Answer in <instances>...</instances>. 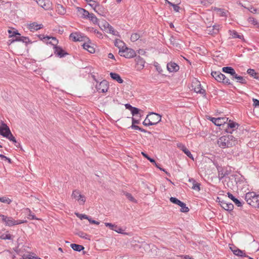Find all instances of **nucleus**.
<instances>
[{
    "label": "nucleus",
    "instance_id": "1",
    "mask_svg": "<svg viewBox=\"0 0 259 259\" xmlns=\"http://www.w3.org/2000/svg\"><path fill=\"white\" fill-rule=\"evenodd\" d=\"M218 144L220 148L224 149L235 146L237 144V140L231 135L223 136L219 139Z\"/></svg>",
    "mask_w": 259,
    "mask_h": 259
},
{
    "label": "nucleus",
    "instance_id": "2",
    "mask_svg": "<svg viewBox=\"0 0 259 259\" xmlns=\"http://www.w3.org/2000/svg\"><path fill=\"white\" fill-rule=\"evenodd\" d=\"M245 199L247 203L253 207H259V195L253 192H248L245 194Z\"/></svg>",
    "mask_w": 259,
    "mask_h": 259
},
{
    "label": "nucleus",
    "instance_id": "3",
    "mask_svg": "<svg viewBox=\"0 0 259 259\" xmlns=\"http://www.w3.org/2000/svg\"><path fill=\"white\" fill-rule=\"evenodd\" d=\"M0 219L6 226H13L24 223L21 220H15L12 217H7L3 214H0Z\"/></svg>",
    "mask_w": 259,
    "mask_h": 259
},
{
    "label": "nucleus",
    "instance_id": "4",
    "mask_svg": "<svg viewBox=\"0 0 259 259\" xmlns=\"http://www.w3.org/2000/svg\"><path fill=\"white\" fill-rule=\"evenodd\" d=\"M119 54L120 56L124 57L125 58H132L136 57L135 51L133 49L127 47L126 46L121 50H119Z\"/></svg>",
    "mask_w": 259,
    "mask_h": 259
},
{
    "label": "nucleus",
    "instance_id": "5",
    "mask_svg": "<svg viewBox=\"0 0 259 259\" xmlns=\"http://www.w3.org/2000/svg\"><path fill=\"white\" fill-rule=\"evenodd\" d=\"M208 119H209L215 125L219 126L220 127L222 126V129L225 127L226 122L228 120V118L226 117L219 118L209 117Z\"/></svg>",
    "mask_w": 259,
    "mask_h": 259
},
{
    "label": "nucleus",
    "instance_id": "6",
    "mask_svg": "<svg viewBox=\"0 0 259 259\" xmlns=\"http://www.w3.org/2000/svg\"><path fill=\"white\" fill-rule=\"evenodd\" d=\"M52 45L54 50V54L58 57L62 58L69 55L62 47L57 46V42L55 44H52Z\"/></svg>",
    "mask_w": 259,
    "mask_h": 259
},
{
    "label": "nucleus",
    "instance_id": "7",
    "mask_svg": "<svg viewBox=\"0 0 259 259\" xmlns=\"http://www.w3.org/2000/svg\"><path fill=\"white\" fill-rule=\"evenodd\" d=\"M239 126V124L231 120H229V122H226V126L224 128L225 133L232 134L233 132L237 129Z\"/></svg>",
    "mask_w": 259,
    "mask_h": 259
},
{
    "label": "nucleus",
    "instance_id": "8",
    "mask_svg": "<svg viewBox=\"0 0 259 259\" xmlns=\"http://www.w3.org/2000/svg\"><path fill=\"white\" fill-rule=\"evenodd\" d=\"M147 115H149L150 121L152 123V125H156L161 120V115L158 113L151 112Z\"/></svg>",
    "mask_w": 259,
    "mask_h": 259
},
{
    "label": "nucleus",
    "instance_id": "9",
    "mask_svg": "<svg viewBox=\"0 0 259 259\" xmlns=\"http://www.w3.org/2000/svg\"><path fill=\"white\" fill-rule=\"evenodd\" d=\"M69 37L70 38H72L74 41H85L86 39H88L89 41H90V39L88 37L82 35L80 33H71L70 34Z\"/></svg>",
    "mask_w": 259,
    "mask_h": 259
},
{
    "label": "nucleus",
    "instance_id": "10",
    "mask_svg": "<svg viewBox=\"0 0 259 259\" xmlns=\"http://www.w3.org/2000/svg\"><path fill=\"white\" fill-rule=\"evenodd\" d=\"M108 88V82L106 80H103L96 85V89L100 93H106L107 92Z\"/></svg>",
    "mask_w": 259,
    "mask_h": 259
},
{
    "label": "nucleus",
    "instance_id": "11",
    "mask_svg": "<svg viewBox=\"0 0 259 259\" xmlns=\"http://www.w3.org/2000/svg\"><path fill=\"white\" fill-rule=\"evenodd\" d=\"M72 197L80 201V204H81H81H83L85 202V196L80 194L78 190H75L73 191L72 194Z\"/></svg>",
    "mask_w": 259,
    "mask_h": 259
},
{
    "label": "nucleus",
    "instance_id": "12",
    "mask_svg": "<svg viewBox=\"0 0 259 259\" xmlns=\"http://www.w3.org/2000/svg\"><path fill=\"white\" fill-rule=\"evenodd\" d=\"M178 147L181 149L189 158L194 160V157L191 152L187 148L185 145L179 143L177 145Z\"/></svg>",
    "mask_w": 259,
    "mask_h": 259
},
{
    "label": "nucleus",
    "instance_id": "13",
    "mask_svg": "<svg viewBox=\"0 0 259 259\" xmlns=\"http://www.w3.org/2000/svg\"><path fill=\"white\" fill-rule=\"evenodd\" d=\"M135 61L136 62V67L138 70H142L144 67L145 61L144 59L140 56L136 57Z\"/></svg>",
    "mask_w": 259,
    "mask_h": 259
},
{
    "label": "nucleus",
    "instance_id": "14",
    "mask_svg": "<svg viewBox=\"0 0 259 259\" xmlns=\"http://www.w3.org/2000/svg\"><path fill=\"white\" fill-rule=\"evenodd\" d=\"M167 69L169 72H175L178 71L179 69V66L173 62H169L167 64Z\"/></svg>",
    "mask_w": 259,
    "mask_h": 259
},
{
    "label": "nucleus",
    "instance_id": "15",
    "mask_svg": "<svg viewBox=\"0 0 259 259\" xmlns=\"http://www.w3.org/2000/svg\"><path fill=\"white\" fill-rule=\"evenodd\" d=\"M105 225L106 227H109L111 230H113L118 233L123 234V229L120 227H118L117 225L113 224L110 223H105Z\"/></svg>",
    "mask_w": 259,
    "mask_h": 259
},
{
    "label": "nucleus",
    "instance_id": "16",
    "mask_svg": "<svg viewBox=\"0 0 259 259\" xmlns=\"http://www.w3.org/2000/svg\"><path fill=\"white\" fill-rule=\"evenodd\" d=\"M220 26L219 24H215L212 27H209L207 29L208 33L212 35H215L219 33Z\"/></svg>",
    "mask_w": 259,
    "mask_h": 259
},
{
    "label": "nucleus",
    "instance_id": "17",
    "mask_svg": "<svg viewBox=\"0 0 259 259\" xmlns=\"http://www.w3.org/2000/svg\"><path fill=\"white\" fill-rule=\"evenodd\" d=\"M232 80L236 79L237 82L240 83L242 84H246L247 81L244 77L238 75L236 72L231 77Z\"/></svg>",
    "mask_w": 259,
    "mask_h": 259
},
{
    "label": "nucleus",
    "instance_id": "18",
    "mask_svg": "<svg viewBox=\"0 0 259 259\" xmlns=\"http://www.w3.org/2000/svg\"><path fill=\"white\" fill-rule=\"evenodd\" d=\"M76 9L77 12H78L79 14L81 15L80 17L82 18L88 19V18H89L90 16L91 15V13H90L89 11L83 8L80 7H76Z\"/></svg>",
    "mask_w": 259,
    "mask_h": 259
},
{
    "label": "nucleus",
    "instance_id": "19",
    "mask_svg": "<svg viewBox=\"0 0 259 259\" xmlns=\"http://www.w3.org/2000/svg\"><path fill=\"white\" fill-rule=\"evenodd\" d=\"M234 248L235 249H233V248L231 246L230 247V249L233 252V253L237 256H241V257H246L247 255L244 252V251L240 250L237 247L234 246Z\"/></svg>",
    "mask_w": 259,
    "mask_h": 259
},
{
    "label": "nucleus",
    "instance_id": "20",
    "mask_svg": "<svg viewBox=\"0 0 259 259\" xmlns=\"http://www.w3.org/2000/svg\"><path fill=\"white\" fill-rule=\"evenodd\" d=\"M10 129L9 127L3 121H1V125H0V135L3 137V135L5 134V133H7L9 131H10Z\"/></svg>",
    "mask_w": 259,
    "mask_h": 259
},
{
    "label": "nucleus",
    "instance_id": "21",
    "mask_svg": "<svg viewBox=\"0 0 259 259\" xmlns=\"http://www.w3.org/2000/svg\"><path fill=\"white\" fill-rule=\"evenodd\" d=\"M197 84L194 88V92L203 95V97H206L205 90L201 88V83L199 81H197Z\"/></svg>",
    "mask_w": 259,
    "mask_h": 259
},
{
    "label": "nucleus",
    "instance_id": "22",
    "mask_svg": "<svg viewBox=\"0 0 259 259\" xmlns=\"http://www.w3.org/2000/svg\"><path fill=\"white\" fill-rule=\"evenodd\" d=\"M227 195L228 197L231 199L234 203L238 207L242 206L243 204H244V202H242L240 200H239L238 199L236 198L232 193L230 192H228Z\"/></svg>",
    "mask_w": 259,
    "mask_h": 259
},
{
    "label": "nucleus",
    "instance_id": "23",
    "mask_svg": "<svg viewBox=\"0 0 259 259\" xmlns=\"http://www.w3.org/2000/svg\"><path fill=\"white\" fill-rule=\"evenodd\" d=\"M188 181L190 183H191L192 186L191 188L193 190H197V191H199L200 190V185L201 184L198 182H197L195 179L193 178H189Z\"/></svg>",
    "mask_w": 259,
    "mask_h": 259
},
{
    "label": "nucleus",
    "instance_id": "24",
    "mask_svg": "<svg viewBox=\"0 0 259 259\" xmlns=\"http://www.w3.org/2000/svg\"><path fill=\"white\" fill-rule=\"evenodd\" d=\"M70 247L74 251L77 252H80L81 251H83V254H85V252L83 251L84 247L82 245H79L75 243H72L70 244Z\"/></svg>",
    "mask_w": 259,
    "mask_h": 259
},
{
    "label": "nucleus",
    "instance_id": "25",
    "mask_svg": "<svg viewBox=\"0 0 259 259\" xmlns=\"http://www.w3.org/2000/svg\"><path fill=\"white\" fill-rule=\"evenodd\" d=\"M110 77L114 80H116L117 82L119 83H122L123 82V79L121 78L119 74L115 72H111L110 73Z\"/></svg>",
    "mask_w": 259,
    "mask_h": 259
},
{
    "label": "nucleus",
    "instance_id": "26",
    "mask_svg": "<svg viewBox=\"0 0 259 259\" xmlns=\"http://www.w3.org/2000/svg\"><path fill=\"white\" fill-rule=\"evenodd\" d=\"M3 137L9 139L10 141L13 142V143L14 144L17 143V141L12 134L11 130H10V131H9L7 133H5V134L3 135Z\"/></svg>",
    "mask_w": 259,
    "mask_h": 259
},
{
    "label": "nucleus",
    "instance_id": "27",
    "mask_svg": "<svg viewBox=\"0 0 259 259\" xmlns=\"http://www.w3.org/2000/svg\"><path fill=\"white\" fill-rule=\"evenodd\" d=\"M222 70L225 73L230 74L231 76H232L235 72L234 69L230 66L224 67L222 68Z\"/></svg>",
    "mask_w": 259,
    "mask_h": 259
},
{
    "label": "nucleus",
    "instance_id": "28",
    "mask_svg": "<svg viewBox=\"0 0 259 259\" xmlns=\"http://www.w3.org/2000/svg\"><path fill=\"white\" fill-rule=\"evenodd\" d=\"M247 73L254 78L259 80V73L255 72V70L251 68L248 69Z\"/></svg>",
    "mask_w": 259,
    "mask_h": 259
},
{
    "label": "nucleus",
    "instance_id": "29",
    "mask_svg": "<svg viewBox=\"0 0 259 259\" xmlns=\"http://www.w3.org/2000/svg\"><path fill=\"white\" fill-rule=\"evenodd\" d=\"M229 33L230 35H231L234 38H238L244 40L243 36L242 35H239L238 32L234 30H230L229 31Z\"/></svg>",
    "mask_w": 259,
    "mask_h": 259
},
{
    "label": "nucleus",
    "instance_id": "30",
    "mask_svg": "<svg viewBox=\"0 0 259 259\" xmlns=\"http://www.w3.org/2000/svg\"><path fill=\"white\" fill-rule=\"evenodd\" d=\"M88 19L91 21L94 24L98 25L99 27L101 29H102V26L100 25L99 23V19L93 13H91V15L90 16L89 18H88Z\"/></svg>",
    "mask_w": 259,
    "mask_h": 259
},
{
    "label": "nucleus",
    "instance_id": "31",
    "mask_svg": "<svg viewBox=\"0 0 259 259\" xmlns=\"http://www.w3.org/2000/svg\"><path fill=\"white\" fill-rule=\"evenodd\" d=\"M43 38H44V40L42 41L44 42H46V44H51L52 45V44H55L54 43H53L51 41H49V40L51 39H52V40L56 41V42H57V44L58 43V39L55 37L49 36L46 35V36H45V37H43Z\"/></svg>",
    "mask_w": 259,
    "mask_h": 259
},
{
    "label": "nucleus",
    "instance_id": "32",
    "mask_svg": "<svg viewBox=\"0 0 259 259\" xmlns=\"http://www.w3.org/2000/svg\"><path fill=\"white\" fill-rule=\"evenodd\" d=\"M223 208L231 213L234 209V205L232 203L226 202Z\"/></svg>",
    "mask_w": 259,
    "mask_h": 259
},
{
    "label": "nucleus",
    "instance_id": "33",
    "mask_svg": "<svg viewBox=\"0 0 259 259\" xmlns=\"http://www.w3.org/2000/svg\"><path fill=\"white\" fill-rule=\"evenodd\" d=\"M98 7L97 11H96V13L101 16H105V14H106V10L105 8L101 5H99Z\"/></svg>",
    "mask_w": 259,
    "mask_h": 259
},
{
    "label": "nucleus",
    "instance_id": "34",
    "mask_svg": "<svg viewBox=\"0 0 259 259\" xmlns=\"http://www.w3.org/2000/svg\"><path fill=\"white\" fill-rule=\"evenodd\" d=\"M43 27L42 24H37L36 22H33L29 25L30 29H34L35 30H39Z\"/></svg>",
    "mask_w": 259,
    "mask_h": 259
},
{
    "label": "nucleus",
    "instance_id": "35",
    "mask_svg": "<svg viewBox=\"0 0 259 259\" xmlns=\"http://www.w3.org/2000/svg\"><path fill=\"white\" fill-rule=\"evenodd\" d=\"M213 10L219 13L220 16L221 17H227V12L228 11H225L224 9L219 8L217 7H214L213 8Z\"/></svg>",
    "mask_w": 259,
    "mask_h": 259
},
{
    "label": "nucleus",
    "instance_id": "36",
    "mask_svg": "<svg viewBox=\"0 0 259 259\" xmlns=\"http://www.w3.org/2000/svg\"><path fill=\"white\" fill-rule=\"evenodd\" d=\"M82 47L84 49L87 50L90 53H94L95 52V49L93 47L91 46L87 43L83 44Z\"/></svg>",
    "mask_w": 259,
    "mask_h": 259
},
{
    "label": "nucleus",
    "instance_id": "37",
    "mask_svg": "<svg viewBox=\"0 0 259 259\" xmlns=\"http://www.w3.org/2000/svg\"><path fill=\"white\" fill-rule=\"evenodd\" d=\"M129 128H131L132 129H134L136 130H138L143 133H148L149 134H151L150 132L148 131L137 125H132Z\"/></svg>",
    "mask_w": 259,
    "mask_h": 259
},
{
    "label": "nucleus",
    "instance_id": "38",
    "mask_svg": "<svg viewBox=\"0 0 259 259\" xmlns=\"http://www.w3.org/2000/svg\"><path fill=\"white\" fill-rule=\"evenodd\" d=\"M56 11L58 12V14L61 15H63L66 12V10L64 7L62 5L60 4H57L56 7Z\"/></svg>",
    "mask_w": 259,
    "mask_h": 259
},
{
    "label": "nucleus",
    "instance_id": "39",
    "mask_svg": "<svg viewBox=\"0 0 259 259\" xmlns=\"http://www.w3.org/2000/svg\"><path fill=\"white\" fill-rule=\"evenodd\" d=\"M115 46L119 50L123 49L125 46L124 42L120 40L116 39L114 42Z\"/></svg>",
    "mask_w": 259,
    "mask_h": 259
},
{
    "label": "nucleus",
    "instance_id": "40",
    "mask_svg": "<svg viewBox=\"0 0 259 259\" xmlns=\"http://www.w3.org/2000/svg\"><path fill=\"white\" fill-rule=\"evenodd\" d=\"M179 206L181 207L180 211L182 212L186 213L189 211V208L186 206V204L182 201H181Z\"/></svg>",
    "mask_w": 259,
    "mask_h": 259
},
{
    "label": "nucleus",
    "instance_id": "41",
    "mask_svg": "<svg viewBox=\"0 0 259 259\" xmlns=\"http://www.w3.org/2000/svg\"><path fill=\"white\" fill-rule=\"evenodd\" d=\"M248 21L249 23H251L253 25L255 26L256 27L259 28V23L257 21V20L252 17H249L248 18Z\"/></svg>",
    "mask_w": 259,
    "mask_h": 259
},
{
    "label": "nucleus",
    "instance_id": "42",
    "mask_svg": "<svg viewBox=\"0 0 259 259\" xmlns=\"http://www.w3.org/2000/svg\"><path fill=\"white\" fill-rule=\"evenodd\" d=\"M225 78H223L222 81H221V83H223V84L227 85H230L231 87L234 88L233 86V83L230 81V79L226 77V76L225 75L224 77Z\"/></svg>",
    "mask_w": 259,
    "mask_h": 259
},
{
    "label": "nucleus",
    "instance_id": "43",
    "mask_svg": "<svg viewBox=\"0 0 259 259\" xmlns=\"http://www.w3.org/2000/svg\"><path fill=\"white\" fill-rule=\"evenodd\" d=\"M0 239L3 240H13L12 236L11 234H5L2 233H0Z\"/></svg>",
    "mask_w": 259,
    "mask_h": 259
},
{
    "label": "nucleus",
    "instance_id": "44",
    "mask_svg": "<svg viewBox=\"0 0 259 259\" xmlns=\"http://www.w3.org/2000/svg\"><path fill=\"white\" fill-rule=\"evenodd\" d=\"M75 234L79 236L80 238L87 239L89 240H90V238L88 237L89 235L87 233L82 231H79L77 233H76Z\"/></svg>",
    "mask_w": 259,
    "mask_h": 259
},
{
    "label": "nucleus",
    "instance_id": "45",
    "mask_svg": "<svg viewBox=\"0 0 259 259\" xmlns=\"http://www.w3.org/2000/svg\"><path fill=\"white\" fill-rule=\"evenodd\" d=\"M52 7V3L50 2L49 0H46L43 3V7L45 10H48L51 9Z\"/></svg>",
    "mask_w": 259,
    "mask_h": 259
},
{
    "label": "nucleus",
    "instance_id": "46",
    "mask_svg": "<svg viewBox=\"0 0 259 259\" xmlns=\"http://www.w3.org/2000/svg\"><path fill=\"white\" fill-rule=\"evenodd\" d=\"M8 33L9 34L10 37H14V36H16V35H20V34L19 33L17 30H8Z\"/></svg>",
    "mask_w": 259,
    "mask_h": 259
},
{
    "label": "nucleus",
    "instance_id": "47",
    "mask_svg": "<svg viewBox=\"0 0 259 259\" xmlns=\"http://www.w3.org/2000/svg\"><path fill=\"white\" fill-rule=\"evenodd\" d=\"M142 155L147 159H148L151 163H155V160L154 158H151L148 154L144 152H141Z\"/></svg>",
    "mask_w": 259,
    "mask_h": 259
},
{
    "label": "nucleus",
    "instance_id": "48",
    "mask_svg": "<svg viewBox=\"0 0 259 259\" xmlns=\"http://www.w3.org/2000/svg\"><path fill=\"white\" fill-rule=\"evenodd\" d=\"M140 37V34L138 33H134L131 35V40L134 42L138 40Z\"/></svg>",
    "mask_w": 259,
    "mask_h": 259
},
{
    "label": "nucleus",
    "instance_id": "49",
    "mask_svg": "<svg viewBox=\"0 0 259 259\" xmlns=\"http://www.w3.org/2000/svg\"><path fill=\"white\" fill-rule=\"evenodd\" d=\"M142 123L144 126H149L152 125V123H151V122L150 121L149 115L146 116V118L143 121Z\"/></svg>",
    "mask_w": 259,
    "mask_h": 259
},
{
    "label": "nucleus",
    "instance_id": "50",
    "mask_svg": "<svg viewBox=\"0 0 259 259\" xmlns=\"http://www.w3.org/2000/svg\"><path fill=\"white\" fill-rule=\"evenodd\" d=\"M125 196L126 198L131 202L137 203V200L132 196V195L130 193H126Z\"/></svg>",
    "mask_w": 259,
    "mask_h": 259
},
{
    "label": "nucleus",
    "instance_id": "51",
    "mask_svg": "<svg viewBox=\"0 0 259 259\" xmlns=\"http://www.w3.org/2000/svg\"><path fill=\"white\" fill-rule=\"evenodd\" d=\"M0 201L9 204L12 202V200L7 197H1Z\"/></svg>",
    "mask_w": 259,
    "mask_h": 259
},
{
    "label": "nucleus",
    "instance_id": "52",
    "mask_svg": "<svg viewBox=\"0 0 259 259\" xmlns=\"http://www.w3.org/2000/svg\"><path fill=\"white\" fill-rule=\"evenodd\" d=\"M20 41H22L25 43L26 45H27L29 43H32V41L29 37L26 36H21V39H20Z\"/></svg>",
    "mask_w": 259,
    "mask_h": 259
},
{
    "label": "nucleus",
    "instance_id": "53",
    "mask_svg": "<svg viewBox=\"0 0 259 259\" xmlns=\"http://www.w3.org/2000/svg\"><path fill=\"white\" fill-rule=\"evenodd\" d=\"M214 0H201V4L204 6H207L212 4Z\"/></svg>",
    "mask_w": 259,
    "mask_h": 259
},
{
    "label": "nucleus",
    "instance_id": "54",
    "mask_svg": "<svg viewBox=\"0 0 259 259\" xmlns=\"http://www.w3.org/2000/svg\"><path fill=\"white\" fill-rule=\"evenodd\" d=\"M140 109L137 108V107H134V108H133V109L131 110V113L132 114L133 116H136L137 115H138L139 114H140Z\"/></svg>",
    "mask_w": 259,
    "mask_h": 259
},
{
    "label": "nucleus",
    "instance_id": "55",
    "mask_svg": "<svg viewBox=\"0 0 259 259\" xmlns=\"http://www.w3.org/2000/svg\"><path fill=\"white\" fill-rule=\"evenodd\" d=\"M169 200L171 203L175 204H177L178 205H179L180 203L181 202V201H180L176 197H171Z\"/></svg>",
    "mask_w": 259,
    "mask_h": 259
},
{
    "label": "nucleus",
    "instance_id": "56",
    "mask_svg": "<svg viewBox=\"0 0 259 259\" xmlns=\"http://www.w3.org/2000/svg\"><path fill=\"white\" fill-rule=\"evenodd\" d=\"M168 5H170V6H172L174 8V10L175 11V12H179V10L180 9V7L178 6V4H175L171 2H169L168 3Z\"/></svg>",
    "mask_w": 259,
    "mask_h": 259
},
{
    "label": "nucleus",
    "instance_id": "57",
    "mask_svg": "<svg viewBox=\"0 0 259 259\" xmlns=\"http://www.w3.org/2000/svg\"><path fill=\"white\" fill-rule=\"evenodd\" d=\"M27 209H28L29 210V214H28V218L31 220H39L38 219H37L35 214L33 213H32L31 211H30V210L29 209V208H27Z\"/></svg>",
    "mask_w": 259,
    "mask_h": 259
},
{
    "label": "nucleus",
    "instance_id": "58",
    "mask_svg": "<svg viewBox=\"0 0 259 259\" xmlns=\"http://www.w3.org/2000/svg\"><path fill=\"white\" fill-rule=\"evenodd\" d=\"M154 66H155L156 70L159 73H162V69L158 63L155 62L154 63Z\"/></svg>",
    "mask_w": 259,
    "mask_h": 259
},
{
    "label": "nucleus",
    "instance_id": "59",
    "mask_svg": "<svg viewBox=\"0 0 259 259\" xmlns=\"http://www.w3.org/2000/svg\"><path fill=\"white\" fill-rule=\"evenodd\" d=\"M75 214L80 220H83V219L88 220V219H89V216L86 215V214H81V213H75Z\"/></svg>",
    "mask_w": 259,
    "mask_h": 259
},
{
    "label": "nucleus",
    "instance_id": "60",
    "mask_svg": "<svg viewBox=\"0 0 259 259\" xmlns=\"http://www.w3.org/2000/svg\"><path fill=\"white\" fill-rule=\"evenodd\" d=\"M0 158H1L2 160L7 161L8 163L10 164H11L12 163V161L10 158L7 157V156H5L2 154H0Z\"/></svg>",
    "mask_w": 259,
    "mask_h": 259
},
{
    "label": "nucleus",
    "instance_id": "61",
    "mask_svg": "<svg viewBox=\"0 0 259 259\" xmlns=\"http://www.w3.org/2000/svg\"><path fill=\"white\" fill-rule=\"evenodd\" d=\"M15 38H12V39L9 40V41H11V43L14 42V41H20V40L21 39V36L20 35H16V36H14Z\"/></svg>",
    "mask_w": 259,
    "mask_h": 259
},
{
    "label": "nucleus",
    "instance_id": "62",
    "mask_svg": "<svg viewBox=\"0 0 259 259\" xmlns=\"http://www.w3.org/2000/svg\"><path fill=\"white\" fill-rule=\"evenodd\" d=\"M100 25L102 26V29H103V27L104 29H107V28L110 26V24H109V23H108L107 21H106L105 20L103 21L102 22V23Z\"/></svg>",
    "mask_w": 259,
    "mask_h": 259
},
{
    "label": "nucleus",
    "instance_id": "63",
    "mask_svg": "<svg viewBox=\"0 0 259 259\" xmlns=\"http://www.w3.org/2000/svg\"><path fill=\"white\" fill-rule=\"evenodd\" d=\"M211 76L215 79L218 76L221 75L220 71H212L211 73Z\"/></svg>",
    "mask_w": 259,
    "mask_h": 259
},
{
    "label": "nucleus",
    "instance_id": "64",
    "mask_svg": "<svg viewBox=\"0 0 259 259\" xmlns=\"http://www.w3.org/2000/svg\"><path fill=\"white\" fill-rule=\"evenodd\" d=\"M252 101H253V105L255 107H259V100L253 98L252 99Z\"/></svg>",
    "mask_w": 259,
    "mask_h": 259
}]
</instances>
